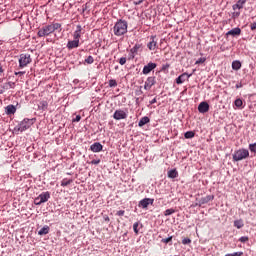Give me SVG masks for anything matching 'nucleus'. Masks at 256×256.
Wrapping results in <instances>:
<instances>
[{
  "instance_id": "nucleus-26",
  "label": "nucleus",
  "mask_w": 256,
  "mask_h": 256,
  "mask_svg": "<svg viewBox=\"0 0 256 256\" xmlns=\"http://www.w3.org/2000/svg\"><path fill=\"white\" fill-rule=\"evenodd\" d=\"M185 139H193L195 137V132L193 131H188L184 134Z\"/></svg>"
},
{
  "instance_id": "nucleus-2",
  "label": "nucleus",
  "mask_w": 256,
  "mask_h": 256,
  "mask_svg": "<svg viewBox=\"0 0 256 256\" xmlns=\"http://www.w3.org/2000/svg\"><path fill=\"white\" fill-rule=\"evenodd\" d=\"M114 35L117 37H121V35H125L127 33V21L125 20H119L116 22L113 28Z\"/></svg>"
},
{
  "instance_id": "nucleus-9",
  "label": "nucleus",
  "mask_w": 256,
  "mask_h": 256,
  "mask_svg": "<svg viewBox=\"0 0 256 256\" xmlns=\"http://www.w3.org/2000/svg\"><path fill=\"white\" fill-rule=\"evenodd\" d=\"M154 201L155 200L152 198H144L139 202V207H142V209H147L149 205H153Z\"/></svg>"
},
{
  "instance_id": "nucleus-28",
  "label": "nucleus",
  "mask_w": 256,
  "mask_h": 256,
  "mask_svg": "<svg viewBox=\"0 0 256 256\" xmlns=\"http://www.w3.org/2000/svg\"><path fill=\"white\" fill-rule=\"evenodd\" d=\"M243 220H236L234 221V227H236L237 229H241L243 227Z\"/></svg>"
},
{
  "instance_id": "nucleus-18",
  "label": "nucleus",
  "mask_w": 256,
  "mask_h": 256,
  "mask_svg": "<svg viewBox=\"0 0 256 256\" xmlns=\"http://www.w3.org/2000/svg\"><path fill=\"white\" fill-rule=\"evenodd\" d=\"M76 47H79V40H71L67 43L68 49H76Z\"/></svg>"
},
{
  "instance_id": "nucleus-12",
  "label": "nucleus",
  "mask_w": 256,
  "mask_h": 256,
  "mask_svg": "<svg viewBox=\"0 0 256 256\" xmlns=\"http://www.w3.org/2000/svg\"><path fill=\"white\" fill-rule=\"evenodd\" d=\"M189 77H191V74H188V73L181 74L178 78H176L177 85H181L182 83H185V81H187Z\"/></svg>"
},
{
  "instance_id": "nucleus-43",
  "label": "nucleus",
  "mask_w": 256,
  "mask_h": 256,
  "mask_svg": "<svg viewBox=\"0 0 256 256\" xmlns=\"http://www.w3.org/2000/svg\"><path fill=\"white\" fill-rule=\"evenodd\" d=\"M255 29H256V23L254 22V23L251 24V30L255 31Z\"/></svg>"
},
{
  "instance_id": "nucleus-17",
  "label": "nucleus",
  "mask_w": 256,
  "mask_h": 256,
  "mask_svg": "<svg viewBox=\"0 0 256 256\" xmlns=\"http://www.w3.org/2000/svg\"><path fill=\"white\" fill-rule=\"evenodd\" d=\"M81 31H82L81 25H78L73 35L74 40L79 41V39H81Z\"/></svg>"
},
{
  "instance_id": "nucleus-1",
  "label": "nucleus",
  "mask_w": 256,
  "mask_h": 256,
  "mask_svg": "<svg viewBox=\"0 0 256 256\" xmlns=\"http://www.w3.org/2000/svg\"><path fill=\"white\" fill-rule=\"evenodd\" d=\"M58 29H61V24L54 23L50 25L43 26L37 33L38 37H47L51 33H55Z\"/></svg>"
},
{
  "instance_id": "nucleus-4",
  "label": "nucleus",
  "mask_w": 256,
  "mask_h": 256,
  "mask_svg": "<svg viewBox=\"0 0 256 256\" xmlns=\"http://www.w3.org/2000/svg\"><path fill=\"white\" fill-rule=\"evenodd\" d=\"M50 197H51V194L49 192H43L37 198H35L34 203L35 205H41L43 203H47Z\"/></svg>"
},
{
  "instance_id": "nucleus-13",
  "label": "nucleus",
  "mask_w": 256,
  "mask_h": 256,
  "mask_svg": "<svg viewBox=\"0 0 256 256\" xmlns=\"http://www.w3.org/2000/svg\"><path fill=\"white\" fill-rule=\"evenodd\" d=\"M5 113L6 115H15V113H17V107H15L13 104H10L5 107Z\"/></svg>"
},
{
  "instance_id": "nucleus-11",
  "label": "nucleus",
  "mask_w": 256,
  "mask_h": 256,
  "mask_svg": "<svg viewBox=\"0 0 256 256\" xmlns=\"http://www.w3.org/2000/svg\"><path fill=\"white\" fill-rule=\"evenodd\" d=\"M90 150L93 152V153H100V151H103V145L99 142H95L94 144H92L90 146Z\"/></svg>"
},
{
  "instance_id": "nucleus-45",
  "label": "nucleus",
  "mask_w": 256,
  "mask_h": 256,
  "mask_svg": "<svg viewBox=\"0 0 256 256\" xmlns=\"http://www.w3.org/2000/svg\"><path fill=\"white\" fill-rule=\"evenodd\" d=\"M163 69H169V64H166L165 66H163Z\"/></svg>"
},
{
  "instance_id": "nucleus-41",
  "label": "nucleus",
  "mask_w": 256,
  "mask_h": 256,
  "mask_svg": "<svg viewBox=\"0 0 256 256\" xmlns=\"http://www.w3.org/2000/svg\"><path fill=\"white\" fill-rule=\"evenodd\" d=\"M139 47L137 46H134L132 49H131V53H137Z\"/></svg>"
},
{
  "instance_id": "nucleus-47",
  "label": "nucleus",
  "mask_w": 256,
  "mask_h": 256,
  "mask_svg": "<svg viewBox=\"0 0 256 256\" xmlns=\"http://www.w3.org/2000/svg\"><path fill=\"white\" fill-rule=\"evenodd\" d=\"M106 221H109V217L106 218Z\"/></svg>"
},
{
  "instance_id": "nucleus-14",
  "label": "nucleus",
  "mask_w": 256,
  "mask_h": 256,
  "mask_svg": "<svg viewBox=\"0 0 256 256\" xmlns=\"http://www.w3.org/2000/svg\"><path fill=\"white\" fill-rule=\"evenodd\" d=\"M199 113H207L209 111V103L201 102L198 106Z\"/></svg>"
},
{
  "instance_id": "nucleus-38",
  "label": "nucleus",
  "mask_w": 256,
  "mask_h": 256,
  "mask_svg": "<svg viewBox=\"0 0 256 256\" xmlns=\"http://www.w3.org/2000/svg\"><path fill=\"white\" fill-rule=\"evenodd\" d=\"M90 163H91V165H99L101 163V160L100 159L92 160Z\"/></svg>"
},
{
  "instance_id": "nucleus-33",
  "label": "nucleus",
  "mask_w": 256,
  "mask_h": 256,
  "mask_svg": "<svg viewBox=\"0 0 256 256\" xmlns=\"http://www.w3.org/2000/svg\"><path fill=\"white\" fill-rule=\"evenodd\" d=\"M109 87H117V80H109Z\"/></svg>"
},
{
  "instance_id": "nucleus-7",
  "label": "nucleus",
  "mask_w": 256,
  "mask_h": 256,
  "mask_svg": "<svg viewBox=\"0 0 256 256\" xmlns=\"http://www.w3.org/2000/svg\"><path fill=\"white\" fill-rule=\"evenodd\" d=\"M127 117V111H124L122 109H118L114 112L113 118L116 121H121V119H125Z\"/></svg>"
},
{
  "instance_id": "nucleus-6",
  "label": "nucleus",
  "mask_w": 256,
  "mask_h": 256,
  "mask_svg": "<svg viewBox=\"0 0 256 256\" xmlns=\"http://www.w3.org/2000/svg\"><path fill=\"white\" fill-rule=\"evenodd\" d=\"M33 123H35V120H34V119H24V120L19 124L18 130H20L21 132L27 131V129H29V128L31 127V125H33Z\"/></svg>"
},
{
  "instance_id": "nucleus-5",
  "label": "nucleus",
  "mask_w": 256,
  "mask_h": 256,
  "mask_svg": "<svg viewBox=\"0 0 256 256\" xmlns=\"http://www.w3.org/2000/svg\"><path fill=\"white\" fill-rule=\"evenodd\" d=\"M31 55L29 54H21L19 58V67L23 69L24 67H27L29 63H31Z\"/></svg>"
},
{
  "instance_id": "nucleus-46",
  "label": "nucleus",
  "mask_w": 256,
  "mask_h": 256,
  "mask_svg": "<svg viewBox=\"0 0 256 256\" xmlns=\"http://www.w3.org/2000/svg\"><path fill=\"white\" fill-rule=\"evenodd\" d=\"M241 86H239V85H236V89H239Z\"/></svg>"
},
{
  "instance_id": "nucleus-24",
  "label": "nucleus",
  "mask_w": 256,
  "mask_h": 256,
  "mask_svg": "<svg viewBox=\"0 0 256 256\" xmlns=\"http://www.w3.org/2000/svg\"><path fill=\"white\" fill-rule=\"evenodd\" d=\"M49 233V226H44L38 231V235H47Z\"/></svg>"
},
{
  "instance_id": "nucleus-30",
  "label": "nucleus",
  "mask_w": 256,
  "mask_h": 256,
  "mask_svg": "<svg viewBox=\"0 0 256 256\" xmlns=\"http://www.w3.org/2000/svg\"><path fill=\"white\" fill-rule=\"evenodd\" d=\"M95 62V59L93 58V56H88L86 59H85V63H87L88 65H92V63Z\"/></svg>"
},
{
  "instance_id": "nucleus-35",
  "label": "nucleus",
  "mask_w": 256,
  "mask_h": 256,
  "mask_svg": "<svg viewBox=\"0 0 256 256\" xmlns=\"http://www.w3.org/2000/svg\"><path fill=\"white\" fill-rule=\"evenodd\" d=\"M239 241H240L241 243H247V241H249V237H247V236H242V237H240Z\"/></svg>"
},
{
  "instance_id": "nucleus-8",
  "label": "nucleus",
  "mask_w": 256,
  "mask_h": 256,
  "mask_svg": "<svg viewBox=\"0 0 256 256\" xmlns=\"http://www.w3.org/2000/svg\"><path fill=\"white\" fill-rule=\"evenodd\" d=\"M154 69H157V64L149 62L147 65L144 66L142 73L143 75H149V73H151V71H153Z\"/></svg>"
},
{
  "instance_id": "nucleus-23",
  "label": "nucleus",
  "mask_w": 256,
  "mask_h": 256,
  "mask_svg": "<svg viewBox=\"0 0 256 256\" xmlns=\"http://www.w3.org/2000/svg\"><path fill=\"white\" fill-rule=\"evenodd\" d=\"M149 117L145 116L143 118L140 119L138 125L139 127H143L144 125H147V123H149Z\"/></svg>"
},
{
  "instance_id": "nucleus-22",
  "label": "nucleus",
  "mask_w": 256,
  "mask_h": 256,
  "mask_svg": "<svg viewBox=\"0 0 256 256\" xmlns=\"http://www.w3.org/2000/svg\"><path fill=\"white\" fill-rule=\"evenodd\" d=\"M179 176V173L177 172V170H170V171H168V177L170 178V179H176V177H178Z\"/></svg>"
},
{
  "instance_id": "nucleus-3",
  "label": "nucleus",
  "mask_w": 256,
  "mask_h": 256,
  "mask_svg": "<svg viewBox=\"0 0 256 256\" xmlns=\"http://www.w3.org/2000/svg\"><path fill=\"white\" fill-rule=\"evenodd\" d=\"M249 157V150L245 148L238 149L234 152L232 159L233 161H243V159H247Z\"/></svg>"
},
{
  "instance_id": "nucleus-29",
  "label": "nucleus",
  "mask_w": 256,
  "mask_h": 256,
  "mask_svg": "<svg viewBox=\"0 0 256 256\" xmlns=\"http://www.w3.org/2000/svg\"><path fill=\"white\" fill-rule=\"evenodd\" d=\"M173 213H175V209L170 208V209L165 210L164 215H165V217H169V215H173Z\"/></svg>"
},
{
  "instance_id": "nucleus-20",
  "label": "nucleus",
  "mask_w": 256,
  "mask_h": 256,
  "mask_svg": "<svg viewBox=\"0 0 256 256\" xmlns=\"http://www.w3.org/2000/svg\"><path fill=\"white\" fill-rule=\"evenodd\" d=\"M245 0H238L236 4L233 5V10L235 9H243V5H245Z\"/></svg>"
},
{
  "instance_id": "nucleus-34",
  "label": "nucleus",
  "mask_w": 256,
  "mask_h": 256,
  "mask_svg": "<svg viewBox=\"0 0 256 256\" xmlns=\"http://www.w3.org/2000/svg\"><path fill=\"white\" fill-rule=\"evenodd\" d=\"M171 241H173V236L162 239V243H171Z\"/></svg>"
},
{
  "instance_id": "nucleus-16",
  "label": "nucleus",
  "mask_w": 256,
  "mask_h": 256,
  "mask_svg": "<svg viewBox=\"0 0 256 256\" xmlns=\"http://www.w3.org/2000/svg\"><path fill=\"white\" fill-rule=\"evenodd\" d=\"M152 41L148 43L147 47L150 51H155L157 49V41H155V36L151 37Z\"/></svg>"
},
{
  "instance_id": "nucleus-15",
  "label": "nucleus",
  "mask_w": 256,
  "mask_h": 256,
  "mask_svg": "<svg viewBox=\"0 0 256 256\" xmlns=\"http://www.w3.org/2000/svg\"><path fill=\"white\" fill-rule=\"evenodd\" d=\"M213 199H215V196H213V195L205 196V197L200 199L199 205L200 206L205 205L206 203H209V201H213Z\"/></svg>"
},
{
  "instance_id": "nucleus-21",
  "label": "nucleus",
  "mask_w": 256,
  "mask_h": 256,
  "mask_svg": "<svg viewBox=\"0 0 256 256\" xmlns=\"http://www.w3.org/2000/svg\"><path fill=\"white\" fill-rule=\"evenodd\" d=\"M232 69L234 71H239L241 69V62L239 60H235L232 62Z\"/></svg>"
},
{
  "instance_id": "nucleus-32",
  "label": "nucleus",
  "mask_w": 256,
  "mask_h": 256,
  "mask_svg": "<svg viewBox=\"0 0 256 256\" xmlns=\"http://www.w3.org/2000/svg\"><path fill=\"white\" fill-rule=\"evenodd\" d=\"M139 223L138 222H136V223H134L133 224V229H134V232L136 233V235H138L139 234Z\"/></svg>"
},
{
  "instance_id": "nucleus-36",
  "label": "nucleus",
  "mask_w": 256,
  "mask_h": 256,
  "mask_svg": "<svg viewBox=\"0 0 256 256\" xmlns=\"http://www.w3.org/2000/svg\"><path fill=\"white\" fill-rule=\"evenodd\" d=\"M119 63L120 65H125L127 63V58L125 57L120 58Z\"/></svg>"
},
{
  "instance_id": "nucleus-39",
  "label": "nucleus",
  "mask_w": 256,
  "mask_h": 256,
  "mask_svg": "<svg viewBox=\"0 0 256 256\" xmlns=\"http://www.w3.org/2000/svg\"><path fill=\"white\" fill-rule=\"evenodd\" d=\"M117 215H118L119 217H123V216L125 215V210H119V211L117 212Z\"/></svg>"
},
{
  "instance_id": "nucleus-27",
  "label": "nucleus",
  "mask_w": 256,
  "mask_h": 256,
  "mask_svg": "<svg viewBox=\"0 0 256 256\" xmlns=\"http://www.w3.org/2000/svg\"><path fill=\"white\" fill-rule=\"evenodd\" d=\"M48 103H47V101H42V102H40V104H39V109H41L42 111H45V109H47V107H48Z\"/></svg>"
},
{
  "instance_id": "nucleus-44",
  "label": "nucleus",
  "mask_w": 256,
  "mask_h": 256,
  "mask_svg": "<svg viewBox=\"0 0 256 256\" xmlns=\"http://www.w3.org/2000/svg\"><path fill=\"white\" fill-rule=\"evenodd\" d=\"M154 103H157V98H154L150 101V105H154Z\"/></svg>"
},
{
  "instance_id": "nucleus-31",
  "label": "nucleus",
  "mask_w": 256,
  "mask_h": 256,
  "mask_svg": "<svg viewBox=\"0 0 256 256\" xmlns=\"http://www.w3.org/2000/svg\"><path fill=\"white\" fill-rule=\"evenodd\" d=\"M234 104L237 106V107H243V100L241 99H236Z\"/></svg>"
},
{
  "instance_id": "nucleus-25",
  "label": "nucleus",
  "mask_w": 256,
  "mask_h": 256,
  "mask_svg": "<svg viewBox=\"0 0 256 256\" xmlns=\"http://www.w3.org/2000/svg\"><path fill=\"white\" fill-rule=\"evenodd\" d=\"M71 183H73V180L65 178L61 182V187H67V185H71Z\"/></svg>"
},
{
  "instance_id": "nucleus-37",
  "label": "nucleus",
  "mask_w": 256,
  "mask_h": 256,
  "mask_svg": "<svg viewBox=\"0 0 256 256\" xmlns=\"http://www.w3.org/2000/svg\"><path fill=\"white\" fill-rule=\"evenodd\" d=\"M182 243H183V245H189V243H191V239H189V238H184V239L182 240Z\"/></svg>"
},
{
  "instance_id": "nucleus-40",
  "label": "nucleus",
  "mask_w": 256,
  "mask_h": 256,
  "mask_svg": "<svg viewBox=\"0 0 256 256\" xmlns=\"http://www.w3.org/2000/svg\"><path fill=\"white\" fill-rule=\"evenodd\" d=\"M204 61H206L205 58H199V59L196 61V65H199V64L203 63Z\"/></svg>"
},
{
  "instance_id": "nucleus-19",
  "label": "nucleus",
  "mask_w": 256,
  "mask_h": 256,
  "mask_svg": "<svg viewBox=\"0 0 256 256\" xmlns=\"http://www.w3.org/2000/svg\"><path fill=\"white\" fill-rule=\"evenodd\" d=\"M226 35H232V37H236L237 35H241V28H234L226 33Z\"/></svg>"
},
{
  "instance_id": "nucleus-10",
  "label": "nucleus",
  "mask_w": 256,
  "mask_h": 256,
  "mask_svg": "<svg viewBox=\"0 0 256 256\" xmlns=\"http://www.w3.org/2000/svg\"><path fill=\"white\" fill-rule=\"evenodd\" d=\"M153 85H155V77H148L147 80L145 81L144 89L146 91H149L151 87H153Z\"/></svg>"
},
{
  "instance_id": "nucleus-42",
  "label": "nucleus",
  "mask_w": 256,
  "mask_h": 256,
  "mask_svg": "<svg viewBox=\"0 0 256 256\" xmlns=\"http://www.w3.org/2000/svg\"><path fill=\"white\" fill-rule=\"evenodd\" d=\"M76 123H79L81 121V116L77 115L76 118L74 119Z\"/></svg>"
}]
</instances>
